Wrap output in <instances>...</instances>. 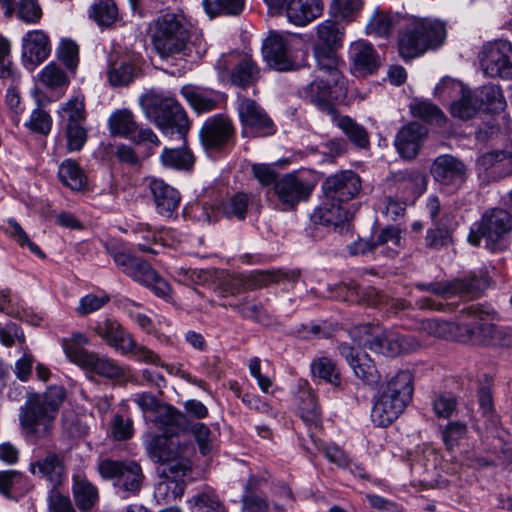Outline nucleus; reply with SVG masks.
<instances>
[{
    "label": "nucleus",
    "mask_w": 512,
    "mask_h": 512,
    "mask_svg": "<svg viewBox=\"0 0 512 512\" xmlns=\"http://www.w3.org/2000/svg\"><path fill=\"white\" fill-rule=\"evenodd\" d=\"M496 319L497 313L490 305L472 304L461 311L458 322L432 319L423 323V329L439 338L477 345H499L502 332L494 324Z\"/></svg>",
    "instance_id": "f257e3e1"
},
{
    "label": "nucleus",
    "mask_w": 512,
    "mask_h": 512,
    "mask_svg": "<svg viewBox=\"0 0 512 512\" xmlns=\"http://www.w3.org/2000/svg\"><path fill=\"white\" fill-rule=\"evenodd\" d=\"M149 457L163 465L160 472L166 480L158 483L155 497L160 502L170 503L183 495L184 488L177 480L190 470L188 457L194 451V446L184 437L165 438L153 436L146 445Z\"/></svg>",
    "instance_id": "f03ea898"
},
{
    "label": "nucleus",
    "mask_w": 512,
    "mask_h": 512,
    "mask_svg": "<svg viewBox=\"0 0 512 512\" xmlns=\"http://www.w3.org/2000/svg\"><path fill=\"white\" fill-rule=\"evenodd\" d=\"M66 399L63 386H49L42 394L28 393L19 409V423L25 438L36 444L49 438L59 409Z\"/></svg>",
    "instance_id": "7ed1b4c3"
},
{
    "label": "nucleus",
    "mask_w": 512,
    "mask_h": 512,
    "mask_svg": "<svg viewBox=\"0 0 512 512\" xmlns=\"http://www.w3.org/2000/svg\"><path fill=\"white\" fill-rule=\"evenodd\" d=\"M414 393V376L409 370L398 371L373 396L371 420L387 427L405 411Z\"/></svg>",
    "instance_id": "20e7f679"
},
{
    "label": "nucleus",
    "mask_w": 512,
    "mask_h": 512,
    "mask_svg": "<svg viewBox=\"0 0 512 512\" xmlns=\"http://www.w3.org/2000/svg\"><path fill=\"white\" fill-rule=\"evenodd\" d=\"M141 104L146 116L163 135L177 137L185 144L191 121L184 107L174 96L149 91L141 97Z\"/></svg>",
    "instance_id": "39448f33"
},
{
    "label": "nucleus",
    "mask_w": 512,
    "mask_h": 512,
    "mask_svg": "<svg viewBox=\"0 0 512 512\" xmlns=\"http://www.w3.org/2000/svg\"><path fill=\"white\" fill-rule=\"evenodd\" d=\"M349 335L358 348H368L375 353L390 357L409 353L420 347V342L415 337L401 335L379 325H358L350 329Z\"/></svg>",
    "instance_id": "423d86ee"
},
{
    "label": "nucleus",
    "mask_w": 512,
    "mask_h": 512,
    "mask_svg": "<svg viewBox=\"0 0 512 512\" xmlns=\"http://www.w3.org/2000/svg\"><path fill=\"white\" fill-rule=\"evenodd\" d=\"M445 38L446 29L443 23L429 19L414 20L399 36L400 55L404 59L415 58L429 49L438 48Z\"/></svg>",
    "instance_id": "0eeeda50"
},
{
    "label": "nucleus",
    "mask_w": 512,
    "mask_h": 512,
    "mask_svg": "<svg viewBox=\"0 0 512 512\" xmlns=\"http://www.w3.org/2000/svg\"><path fill=\"white\" fill-rule=\"evenodd\" d=\"M512 231V216L503 209H492L475 222L468 235V242L479 246L485 238L486 247L492 252L504 250L507 247V235Z\"/></svg>",
    "instance_id": "6e6552de"
},
{
    "label": "nucleus",
    "mask_w": 512,
    "mask_h": 512,
    "mask_svg": "<svg viewBox=\"0 0 512 512\" xmlns=\"http://www.w3.org/2000/svg\"><path fill=\"white\" fill-rule=\"evenodd\" d=\"M188 40L189 31L178 15L165 13L155 19L152 41L162 58L184 54Z\"/></svg>",
    "instance_id": "1a4fd4ad"
},
{
    "label": "nucleus",
    "mask_w": 512,
    "mask_h": 512,
    "mask_svg": "<svg viewBox=\"0 0 512 512\" xmlns=\"http://www.w3.org/2000/svg\"><path fill=\"white\" fill-rule=\"evenodd\" d=\"M98 472L103 479L112 482L123 498L137 495L145 480L142 467L134 460L105 459L99 462Z\"/></svg>",
    "instance_id": "9d476101"
},
{
    "label": "nucleus",
    "mask_w": 512,
    "mask_h": 512,
    "mask_svg": "<svg viewBox=\"0 0 512 512\" xmlns=\"http://www.w3.org/2000/svg\"><path fill=\"white\" fill-rule=\"evenodd\" d=\"M315 188V183L305 171H293L280 177L273 186V193L283 210L295 208L307 201Z\"/></svg>",
    "instance_id": "9b49d317"
},
{
    "label": "nucleus",
    "mask_w": 512,
    "mask_h": 512,
    "mask_svg": "<svg viewBox=\"0 0 512 512\" xmlns=\"http://www.w3.org/2000/svg\"><path fill=\"white\" fill-rule=\"evenodd\" d=\"M480 64L487 76L512 79V44L496 41L483 47Z\"/></svg>",
    "instance_id": "f8f14e48"
},
{
    "label": "nucleus",
    "mask_w": 512,
    "mask_h": 512,
    "mask_svg": "<svg viewBox=\"0 0 512 512\" xmlns=\"http://www.w3.org/2000/svg\"><path fill=\"white\" fill-rule=\"evenodd\" d=\"M486 281L477 277L465 279H456L442 282H418L415 287L420 291H425L441 297H451L459 295L461 297L473 298L478 296L485 288Z\"/></svg>",
    "instance_id": "ddd939ff"
},
{
    "label": "nucleus",
    "mask_w": 512,
    "mask_h": 512,
    "mask_svg": "<svg viewBox=\"0 0 512 512\" xmlns=\"http://www.w3.org/2000/svg\"><path fill=\"white\" fill-rule=\"evenodd\" d=\"M67 352L71 362L99 376L109 379H121L125 376L124 369L111 358L100 357L94 352L74 347Z\"/></svg>",
    "instance_id": "4468645a"
},
{
    "label": "nucleus",
    "mask_w": 512,
    "mask_h": 512,
    "mask_svg": "<svg viewBox=\"0 0 512 512\" xmlns=\"http://www.w3.org/2000/svg\"><path fill=\"white\" fill-rule=\"evenodd\" d=\"M361 189V178L352 170H343L330 175L322 184L324 195L343 204L354 199Z\"/></svg>",
    "instance_id": "2eb2a0df"
},
{
    "label": "nucleus",
    "mask_w": 512,
    "mask_h": 512,
    "mask_svg": "<svg viewBox=\"0 0 512 512\" xmlns=\"http://www.w3.org/2000/svg\"><path fill=\"white\" fill-rule=\"evenodd\" d=\"M145 182L156 213L167 219L174 217L181 202L180 192L161 178L150 176Z\"/></svg>",
    "instance_id": "dca6fc26"
},
{
    "label": "nucleus",
    "mask_w": 512,
    "mask_h": 512,
    "mask_svg": "<svg viewBox=\"0 0 512 512\" xmlns=\"http://www.w3.org/2000/svg\"><path fill=\"white\" fill-rule=\"evenodd\" d=\"M237 109L241 122L253 135L265 137L275 133L273 121L254 100L239 98Z\"/></svg>",
    "instance_id": "f3484780"
},
{
    "label": "nucleus",
    "mask_w": 512,
    "mask_h": 512,
    "mask_svg": "<svg viewBox=\"0 0 512 512\" xmlns=\"http://www.w3.org/2000/svg\"><path fill=\"white\" fill-rule=\"evenodd\" d=\"M431 174L435 181L442 186L453 190L458 189L466 181L467 167L456 157L452 155L438 156L431 167Z\"/></svg>",
    "instance_id": "a211bd4d"
},
{
    "label": "nucleus",
    "mask_w": 512,
    "mask_h": 512,
    "mask_svg": "<svg viewBox=\"0 0 512 512\" xmlns=\"http://www.w3.org/2000/svg\"><path fill=\"white\" fill-rule=\"evenodd\" d=\"M263 57L269 66L278 71H288L294 66L291 45L287 36L272 32L263 42Z\"/></svg>",
    "instance_id": "6ab92c4d"
},
{
    "label": "nucleus",
    "mask_w": 512,
    "mask_h": 512,
    "mask_svg": "<svg viewBox=\"0 0 512 512\" xmlns=\"http://www.w3.org/2000/svg\"><path fill=\"white\" fill-rule=\"evenodd\" d=\"M300 276L297 270H259L251 273L247 278H235V282L239 286L234 288L233 285L229 287L232 294L239 292L240 288L243 289H257L268 286L272 283H280L281 281L296 282Z\"/></svg>",
    "instance_id": "aec40b11"
},
{
    "label": "nucleus",
    "mask_w": 512,
    "mask_h": 512,
    "mask_svg": "<svg viewBox=\"0 0 512 512\" xmlns=\"http://www.w3.org/2000/svg\"><path fill=\"white\" fill-rule=\"evenodd\" d=\"M180 95L196 114L215 110L223 100V95L220 91L194 84L182 86Z\"/></svg>",
    "instance_id": "412c9836"
},
{
    "label": "nucleus",
    "mask_w": 512,
    "mask_h": 512,
    "mask_svg": "<svg viewBox=\"0 0 512 512\" xmlns=\"http://www.w3.org/2000/svg\"><path fill=\"white\" fill-rule=\"evenodd\" d=\"M337 50L327 46H313V56L318 75L330 78L335 87L343 90L345 89V79L342 74L344 62L338 56Z\"/></svg>",
    "instance_id": "4be33fe9"
},
{
    "label": "nucleus",
    "mask_w": 512,
    "mask_h": 512,
    "mask_svg": "<svg viewBox=\"0 0 512 512\" xmlns=\"http://www.w3.org/2000/svg\"><path fill=\"white\" fill-rule=\"evenodd\" d=\"M391 186L404 201H414L426 190V177L419 170L395 172L390 178Z\"/></svg>",
    "instance_id": "5701e85b"
},
{
    "label": "nucleus",
    "mask_w": 512,
    "mask_h": 512,
    "mask_svg": "<svg viewBox=\"0 0 512 512\" xmlns=\"http://www.w3.org/2000/svg\"><path fill=\"white\" fill-rule=\"evenodd\" d=\"M51 53V43L43 30H30L22 38V58L34 68L44 62Z\"/></svg>",
    "instance_id": "b1692460"
},
{
    "label": "nucleus",
    "mask_w": 512,
    "mask_h": 512,
    "mask_svg": "<svg viewBox=\"0 0 512 512\" xmlns=\"http://www.w3.org/2000/svg\"><path fill=\"white\" fill-rule=\"evenodd\" d=\"M427 134V128L418 122H411L402 127L395 138V147L401 157L408 160L414 159Z\"/></svg>",
    "instance_id": "393cba45"
},
{
    "label": "nucleus",
    "mask_w": 512,
    "mask_h": 512,
    "mask_svg": "<svg viewBox=\"0 0 512 512\" xmlns=\"http://www.w3.org/2000/svg\"><path fill=\"white\" fill-rule=\"evenodd\" d=\"M128 277L149 288L157 297L163 299L171 297L169 283L148 262L141 258H138Z\"/></svg>",
    "instance_id": "a878e982"
},
{
    "label": "nucleus",
    "mask_w": 512,
    "mask_h": 512,
    "mask_svg": "<svg viewBox=\"0 0 512 512\" xmlns=\"http://www.w3.org/2000/svg\"><path fill=\"white\" fill-rule=\"evenodd\" d=\"M30 472L40 478H44L57 488L66 477V468L63 457L60 454L49 451L46 455L30 464Z\"/></svg>",
    "instance_id": "bb28decb"
},
{
    "label": "nucleus",
    "mask_w": 512,
    "mask_h": 512,
    "mask_svg": "<svg viewBox=\"0 0 512 512\" xmlns=\"http://www.w3.org/2000/svg\"><path fill=\"white\" fill-rule=\"evenodd\" d=\"M330 78L317 75L315 80L304 86L301 90V96L314 103L330 115L335 114V108L330 104L334 89H337Z\"/></svg>",
    "instance_id": "cd10ccee"
},
{
    "label": "nucleus",
    "mask_w": 512,
    "mask_h": 512,
    "mask_svg": "<svg viewBox=\"0 0 512 512\" xmlns=\"http://www.w3.org/2000/svg\"><path fill=\"white\" fill-rule=\"evenodd\" d=\"M322 12L321 0H287L286 3L287 19L295 26H306L321 16Z\"/></svg>",
    "instance_id": "c85d7f7f"
},
{
    "label": "nucleus",
    "mask_w": 512,
    "mask_h": 512,
    "mask_svg": "<svg viewBox=\"0 0 512 512\" xmlns=\"http://www.w3.org/2000/svg\"><path fill=\"white\" fill-rule=\"evenodd\" d=\"M349 212L343 203L335 199H329L323 194L320 205L314 210L311 219L315 224L334 228L348 220Z\"/></svg>",
    "instance_id": "c756f323"
},
{
    "label": "nucleus",
    "mask_w": 512,
    "mask_h": 512,
    "mask_svg": "<svg viewBox=\"0 0 512 512\" xmlns=\"http://www.w3.org/2000/svg\"><path fill=\"white\" fill-rule=\"evenodd\" d=\"M93 330L108 346L120 353L132 338V335L118 321L110 318L97 321Z\"/></svg>",
    "instance_id": "7c9ffc66"
},
{
    "label": "nucleus",
    "mask_w": 512,
    "mask_h": 512,
    "mask_svg": "<svg viewBox=\"0 0 512 512\" xmlns=\"http://www.w3.org/2000/svg\"><path fill=\"white\" fill-rule=\"evenodd\" d=\"M178 280L185 285H207L213 289H218L221 294V274L222 272L216 268L197 269L180 267L175 271Z\"/></svg>",
    "instance_id": "2f4dec72"
},
{
    "label": "nucleus",
    "mask_w": 512,
    "mask_h": 512,
    "mask_svg": "<svg viewBox=\"0 0 512 512\" xmlns=\"http://www.w3.org/2000/svg\"><path fill=\"white\" fill-rule=\"evenodd\" d=\"M350 55L356 71L372 74L379 66V57L373 46L363 40L352 43Z\"/></svg>",
    "instance_id": "473e14b6"
},
{
    "label": "nucleus",
    "mask_w": 512,
    "mask_h": 512,
    "mask_svg": "<svg viewBox=\"0 0 512 512\" xmlns=\"http://www.w3.org/2000/svg\"><path fill=\"white\" fill-rule=\"evenodd\" d=\"M259 78L260 68L249 54L241 55L230 72L231 83L243 89L254 85Z\"/></svg>",
    "instance_id": "72a5a7b5"
},
{
    "label": "nucleus",
    "mask_w": 512,
    "mask_h": 512,
    "mask_svg": "<svg viewBox=\"0 0 512 512\" xmlns=\"http://www.w3.org/2000/svg\"><path fill=\"white\" fill-rule=\"evenodd\" d=\"M203 147L206 150H218L224 144V115L209 117L199 131Z\"/></svg>",
    "instance_id": "f704fd0d"
},
{
    "label": "nucleus",
    "mask_w": 512,
    "mask_h": 512,
    "mask_svg": "<svg viewBox=\"0 0 512 512\" xmlns=\"http://www.w3.org/2000/svg\"><path fill=\"white\" fill-rule=\"evenodd\" d=\"M317 42L314 46H327L331 49H339L343 45L345 27L338 19H326L316 27Z\"/></svg>",
    "instance_id": "c9c22d12"
},
{
    "label": "nucleus",
    "mask_w": 512,
    "mask_h": 512,
    "mask_svg": "<svg viewBox=\"0 0 512 512\" xmlns=\"http://www.w3.org/2000/svg\"><path fill=\"white\" fill-rule=\"evenodd\" d=\"M157 416L154 420L156 426L162 429L165 435H160L168 439L183 437L192 445L191 439L186 434H175V430L180 427L183 416L182 414L171 405H163L156 412Z\"/></svg>",
    "instance_id": "e433bc0d"
},
{
    "label": "nucleus",
    "mask_w": 512,
    "mask_h": 512,
    "mask_svg": "<svg viewBox=\"0 0 512 512\" xmlns=\"http://www.w3.org/2000/svg\"><path fill=\"white\" fill-rule=\"evenodd\" d=\"M477 163L484 170H492V173L500 178L512 176V152L492 151L481 155Z\"/></svg>",
    "instance_id": "4c0bfd02"
},
{
    "label": "nucleus",
    "mask_w": 512,
    "mask_h": 512,
    "mask_svg": "<svg viewBox=\"0 0 512 512\" xmlns=\"http://www.w3.org/2000/svg\"><path fill=\"white\" fill-rule=\"evenodd\" d=\"M480 110L498 113L506 108V100L500 87L489 84L474 92Z\"/></svg>",
    "instance_id": "58836bf2"
},
{
    "label": "nucleus",
    "mask_w": 512,
    "mask_h": 512,
    "mask_svg": "<svg viewBox=\"0 0 512 512\" xmlns=\"http://www.w3.org/2000/svg\"><path fill=\"white\" fill-rule=\"evenodd\" d=\"M86 115L85 98L83 95L71 97L58 110V116L63 126L85 124Z\"/></svg>",
    "instance_id": "ea45409f"
},
{
    "label": "nucleus",
    "mask_w": 512,
    "mask_h": 512,
    "mask_svg": "<svg viewBox=\"0 0 512 512\" xmlns=\"http://www.w3.org/2000/svg\"><path fill=\"white\" fill-rule=\"evenodd\" d=\"M336 126L359 148L369 146V136L365 128L348 116L331 115Z\"/></svg>",
    "instance_id": "a19ab883"
},
{
    "label": "nucleus",
    "mask_w": 512,
    "mask_h": 512,
    "mask_svg": "<svg viewBox=\"0 0 512 512\" xmlns=\"http://www.w3.org/2000/svg\"><path fill=\"white\" fill-rule=\"evenodd\" d=\"M108 128L111 135L130 137L138 130L133 114L128 109L113 112L108 119Z\"/></svg>",
    "instance_id": "79ce46f5"
},
{
    "label": "nucleus",
    "mask_w": 512,
    "mask_h": 512,
    "mask_svg": "<svg viewBox=\"0 0 512 512\" xmlns=\"http://www.w3.org/2000/svg\"><path fill=\"white\" fill-rule=\"evenodd\" d=\"M160 159L165 167L178 170H190L195 163L192 152L185 145L181 148H164Z\"/></svg>",
    "instance_id": "37998d69"
},
{
    "label": "nucleus",
    "mask_w": 512,
    "mask_h": 512,
    "mask_svg": "<svg viewBox=\"0 0 512 512\" xmlns=\"http://www.w3.org/2000/svg\"><path fill=\"white\" fill-rule=\"evenodd\" d=\"M58 176L63 184L79 191L86 185V176L79 164L72 159L64 160L59 166Z\"/></svg>",
    "instance_id": "c03bdc74"
},
{
    "label": "nucleus",
    "mask_w": 512,
    "mask_h": 512,
    "mask_svg": "<svg viewBox=\"0 0 512 512\" xmlns=\"http://www.w3.org/2000/svg\"><path fill=\"white\" fill-rule=\"evenodd\" d=\"M299 413L310 430H317L321 425L320 410L315 395L310 391H303L300 396Z\"/></svg>",
    "instance_id": "a18cd8bd"
},
{
    "label": "nucleus",
    "mask_w": 512,
    "mask_h": 512,
    "mask_svg": "<svg viewBox=\"0 0 512 512\" xmlns=\"http://www.w3.org/2000/svg\"><path fill=\"white\" fill-rule=\"evenodd\" d=\"M121 354L130 355L138 362L160 366L170 372L169 365L164 363L157 353L148 347L137 343L133 337L130 339Z\"/></svg>",
    "instance_id": "49530a36"
},
{
    "label": "nucleus",
    "mask_w": 512,
    "mask_h": 512,
    "mask_svg": "<svg viewBox=\"0 0 512 512\" xmlns=\"http://www.w3.org/2000/svg\"><path fill=\"white\" fill-rule=\"evenodd\" d=\"M39 79L44 86L53 90L66 88L70 82L66 71L55 62L49 63L41 70Z\"/></svg>",
    "instance_id": "de8ad7c7"
},
{
    "label": "nucleus",
    "mask_w": 512,
    "mask_h": 512,
    "mask_svg": "<svg viewBox=\"0 0 512 512\" xmlns=\"http://www.w3.org/2000/svg\"><path fill=\"white\" fill-rule=\"evenodd\" d=\"M73 492L76 505L82 511L92 508L98 500L97 488L86 479L75 481Z\"/></svg>",
    "instance_id": "09e8293b"
},
{
    "label": "nucleus",
    "mask_w": 512,
    "mask_h": 512,
    "mask_svg": "<svg viewBox=\"0 0 512 512\" xmlns=\"http://www.w3.org/2000/svg\"><path fill=\"white\" fill-rule=\"evenodd\" d=\"M90 17L99 26H111L118 17L117 6L113 0H98L91 6Z\"/></svg>",
    "instance_id": "8fccbe9b"
},
{
    "label": "nucleus",
    "mask_w": 512,
    "mask_h": 512,
    "mask_svg": "<svg viewBox=\"0 0 512 512\" xmlns=\"http://www.w3.org/2000/svg\"><path fill=\"white\" fill-rule=\"evenodd\" d=\"M357 378L369 386L377 385L380 381V374L377 371L373 361L366 354L363 353L358 359L350 366Z\"/></svg>",
    "instance_id": "3c124183"
},
{
    "label": "nucleus",
    "mask_w": 512,
    "mask_h": 512,
    "mask_svg": "<svg viewBox=\"0 0 512 512\" xmlns=\"http://www.w3.org/2000/svg\"><path fill=\"white\" fill-rule=\"evenodd\" d=\"M479 110L476 97L469 89H466L450 107L451 114L461 120L471 119Z\"/></svg>",
    "instance_id": "603ef678"
},
{
    "label": "nucleus",
    "mask_w": 512,
    "mask_h": 512,
    "mask_svg": "<svg viewBox=\"0 0 512 512\" xmlns=\"http://www.w3.org/2000/svg\"><path fill=\"white\" fill-rule=\"evenodd\" d=\"M66 138V149L69 153L79 152L88 140V130L85 124L63 126Z\"/></svg>",
    "instance_id": "864d4df0"
},
{
    "label": "nucleus",
    "mask_w": 512,
    "mask_h": 512,
    "mask_svg": "<svg viewBox=\"0 0 512 512\" xmlns=\"http://www.w3.org/2000/svg\"><path fill=\"white\" fill-rule=\"evenodd\" d=\"M362 5V0H332L330 14L341 21H352Z\"/></svg>",
    "instance_id": "5fc2aeb1"
},
{
    "label": "nucleus",
    "mask_w": 512,
    "mask_h": 512,
    "mask_svg": "<svg viewBox=\"0 0 512 512\" xmlns=\"http://www.w3.org/2000/svg\"><path fill=\"white\" fill-rule=\"evenodd\" d=\"M193 512H221L222 504L214 491H204L194 495L190 501Z\"/></svg>",
    "instance_id": "6e6d98bb"
},
{
    "label": "nucleus",
    "mask_w": 512,
    "mask_h": 512,
    "mask_svg": "<svg viewBox=\"0 0 512 512\" xmlns=\"http://www.w3.org/2000/svg\"><path fill=\"white\" fill-rule=\"evenodd\" d=\"M57 57L74 74L79 63V47L76 42L63 39L57 48Z\"/></svg>",
    "instance_id": "4d7b16f0"
},
{
    "label": "nucleus",
    "mask_w": 512,
    "mask_h": 512,
    "mask_svg": "<svg viewBox=\"0 0 512 512\" xmlns=\"http://www.w3.org/2000/svg\"><path fill=\"white\" fill-rule=\"evenodd\" d=\"M7 225L8 234L19 244V246L27 247L31 253L41 258L45 257V254L40 249V247L30 240L28 234L24 231V229L15 219H8Z\"/></svg>",
    "instance_id": "13d9d810"
},
{
    "label": "nucleus",
    "mask_w": 512,
    "mask_h": 512,
    "mask_svg": "<svg viewBox=\"0 0 512 512\" xmlns=\"http://www.w3.org/2000/svg\"><path fill=\"white\" fill-rule=\"evenodd\" d=\"M411 114L428 123L440 124L444 120L442 111L434 104L429 102H417L410 105Z\"/></svg>",
    "instance_id": "bf43d9fd"
},
{
    "label": "nucleus",
    "mask_w": 512,
    "mask_h": 512,
    "mask_svg": "<svg viewBox=\"0 0 512 512\" xmlns=\"http://www.w3.org/2000/svg\"><path fill=\"white\" fill-rule=\"evenodd\" d=\"M136 75V68L130 63H121L112 66L108 71L109 83L114 86L129 85Z\"/></svg>",
    "instance_id": "052dcab7"
},
{
    "label": "nucleus",
    "mask_w": 512,
    "mask_h": 512,
    "mask_svg": "<svg viewBox=\"0 0 512 512\" xmlns=\"http://www.w3.org/2000/svg\"><path fill=\"white\" fill-rule=\"evenodd\" d=\"M312 372L332 385L339 384V372L336 369L335 363L329 358L322 357L314 361L312 363Z\"/></svg>",
    "instance_id": "680f3d73"
},
{
    "label": "nucleus",
    "mask_w": 512,
    "mask_h": 512,
    "mask_svg": "<svg viewBox=\"0 0 512 512\" xmlns=\"http://www.w3.org/2000/svg\"><path fill=\"white\" fill-rule=\"evenodd\" d=\"M25 482L26 477L19 471H0V494L10 498L12 491L20 488Z\"/></svg>",
    "instance_id": "e2e57ef3"
},
{
    "label": "nucleus",
    "mask_w": 512,
    "mask_h": 512,
    "mask_svg": "<svg viewBox=\"0 0 512 512\" xmlns=\"http://www.w3.org/2000/svg\"><path fill=\"white\" fill-rule=\"evenodd\" d=\"M394 26V19L390 13L376 11L371 17L367 29L378 36H387Z\"/></svg>",
    "instance_id": "0e129e2a"
},
{
    "label": "nucleus",
    "mask_w": 512,
    "mask_h": 512,
    "mask_svg": "<svg viewBox=\"0 0 512 512\" xmlns=\"http://www.w3.org/2000/svg\"><path fill=\"white\" fill-rule=\"evenodd\" d=\"M17 15L27 24H36L42 17V9L36 0H19Z\"/></svg>",
    "instance_id": "69168bd1"
},
{
    "label": "nucleus",
    "mask_w": 512,
    "mask_h": 512,
    "mask_svg": "<svg viewBox=\"0 0 512 512\" xmlns=\"http://www.w3.org/2000/svg\"><path fill=\"white\" fill-rule=\"evenodd\" d=\"M467 433V425L460 421L449 422L442 430V440L448 449H452Z\"/></svg>",
    "instance_id": "338daca9"
},
{
    "label": "nucleus",
    "mask_w": 512,
    "mask_h": 512,
    "mask_svg": "<svg viewBox=\"0 0 512 512\" xmlns=\"http://www.w3.org/2000/svg\"><path fill=\"white\" fill-rule=\"evenodd\" d=\"M452 242L451 232L445 228L440 227L438 224L435 227L428 229L426 235V244L432 249H441Z\"/></svg>",
    "instance_id": "774afa93"
}]
</instances>
